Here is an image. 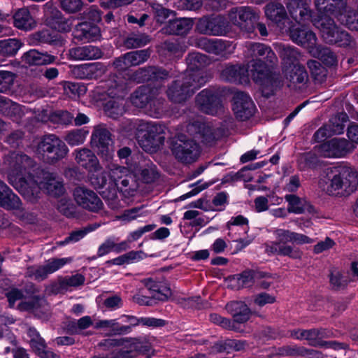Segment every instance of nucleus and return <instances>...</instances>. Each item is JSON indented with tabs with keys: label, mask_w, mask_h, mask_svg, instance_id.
<instances>
[{
	"label": "nucleus",
	"mask_w": 358,
	"mask_h": 358,
	"mask_svg": "<svg viewBox=\"0 0 358 358\" xmlns=\"http://www.w3.org/2000/svg\"><path fill=\"white\" fill-rule=\"evenodd\" d=\"M155 227L156 225L154 224L145 225L134 231L130 232L127 238L129 243L137 241L143 235V234L152 231Z\"/></svg>",
	"instance_id": "58"
},
{
	"label": "nucleus",
	"mask_w": 358,
	"mask_h": 358,
	"mask_svg": "<svg viewBox=\"0 0 358 358\" xmlns=\"http://www.w3.org/2000/svg\"><path fill=\"white\" fill-rule=\"evenodd\" d=\"M311 0H287V7L292 18L299 24L309 21L311 15L309 3Z\"/></svg>",
	"instance_id": "22"
},
{
	"label": "nucleus",
	"mask_w": 358,
	"mask_h": 358,
	"mask_svg": "<svg viewBox=\"0 0 358 358\" xmlns=\"http://www.w3.org/2000/svg\"><path fill=\"white\" fill-rule=\"evenodd\" d=\"M127 264H133L135 262H138L144 258H145L146 255L143 251H130L129 252L125 253Z\"/></svg>",
	"instance_id": "64"
},
{
	"label": "nucleus",
	"mask_w": 358,
	"mask_h": 358,
	"mask_svg": "<svg viewBox=\"0 0 358 358\" xmlns=\"http://www.w3.org/2000/svg\"><path fill=\"white\" fill-rule=\"evenodd\" d=\"M233 110L237 118L245 120L254 114L255 106L248 94L238 92L234 96Z\"/></svg>",
	"instance_id": "18"
},
{
	"label": "nucleus",
	"mask_w": 358,
	"mask_h": 358,
	"mask_svg": "<svg viewBox=\"0 0 358 358\" xmlns=\"http://www.w3.org/2000/svg\"><path fill=\"white\" fill-rule=\"evenodd\" d=\"M135 0H101V6L103 8H113L127 6Z\"/></svg>",
	"instance_id": "62"
},
{
	"label": "nucleus",
	"mask_w": 358,
	"mask_h": 358,
	"mask_svg": "<svg viewBox=\"0 0 358 358\" xmlns=\"http://www.w3.org/2000/svg\"><path fill=\"white\" fill-rule=\"evenodd\" d=\"M106 93L110 97V99L105 103L106 113L109 117L116 119L125 112L124 101L122 99L125 94L124 87L117 85H111L107 90Z\"/></svg>",
	"instance_id": "13"
},
{
	"label": "nucleus",
	"mask_w": 358,
	"mask_h": 358,
	"mask_svg": "<svg viewBox=\"0 0 358 358\" xmlns=\"http://www.w3.org/2000/svg\"><path fill=\"white\" fill-rule=\"evenodd\" d=\"M6 163L9 166L8 179L9 182L24 197L34 201L40 192H45L53 196L64 193L62 181L54 174L42 172L38 179L35 180L31 173L34 167L33 160L25 155L11 153L6 157ZM39 178V177H38Z\"/></svg>",
	"instance_id": "2"
},
{
	"label": "nucleus",
	"mask_w": 358,
	"mask_h": 358,
	"mask_svg": "<svg viewBox=\"0 0 358 358\" xmlns=\"http://www.w3.org/2000/svg\"><path fill=\"white\" fill-rule=\"evenodd\" d=\"M148 42V38L146 36L132 35L125 41V45L128 48H138L145 45Z\"/></svg>",
	"instance_id": "56"
},
{
	"label": "nucleus",
	"mask_w": 358,
	"mask_h": 358,
	"mask_svg": "<svg viewBox=\"0 0 358 358\" xmlns=\"http://www.w3.org/2000/svg\"><path fill=\"white\" fill-rule=\"evenodd\" d=\"M275 241L268 243L266 246V252L268 255H279L288 256L292 259H300L302 252L296 248L287 245V243H293L294 231L283 229H277L274 231Z\"/></svg>",
	"instance_id": "9"
},
{
	"label": "nucleus",
	"mask_w": 358,
	"mask_h": 358,
	"mask_svg": "<svg viewBox=\"0 0 358 358\" xmlns=\"http://www.w3.org/2000/svg\"><path fill=\"white\" fill-rule=\"evenodd\" d=\"M282 72L289 87L300 88L308 80L305 68L299 64L284 66Z\"/></svg>",
	"instance_id": "21"
},
{
	"label": "nucleus",
	"mask_w": 358,
	"mask_h": 358,
	"mask_svg": "<svg viewBox=\"0 0 358 358\" xmlns=\"http://www.w3.org/2000/svg\"><path fill=\"white\" fill-rule=\"evenodd\" d=\"M344 0H314L316 9L320 13L311 20L313 25L319 29L323 40L328 43L345 46L350 44V36L336 25L333 20L339 10L336 6Z\"/></svg>",
	"instance_id": "4"
},
{
	"label": "nucleus",
	"mask_w": 358,
	"mask_h": 358,
	"mask_svg": "<svg viewBox=\"0 0 358 358\" xmlns=\"http://www.w3.org/2000/svg\"><path fill=\"white\" fill-rule=\"evenodd\" d=\"M92 145L97 150L100 157L110 162L114 155V148L109 131L103 125L96 126L91 137Z\"/></svg>",
	"instance_id": "12"
},
{
	"label": "nucleus",
	"mask_w": 358,
	"mask_h": 358,
	"mask_svg": "<svg viewBox=\"0 0 358 358\" xmlns=\"http://www.w3.org/2000/svg\"><path fill=\"white\" fill-rule=\"evenodd\" d=\"M285 198L288 203L287 211L289 213L301 214L308 207L306 201L296 195L288 194Z\"/></svg>",
	"instance_id": "40"
},
{
	"label": "nucleus",
	"mask_w": 358,
	"mask_h": 358,
	"mask_svg": "<svg viewBox=\"0 0 358 358\" xmlns=\"http://www.w3.org/2000/svg\"><path fill=\"white\" fill-rule=\"evenodd\" d=\"M184 219L192 220L191 224L194 226H203L206 225L209 222V219L208 217L201 215V213L196 210H190L186 211L184 213Z\"/></svg>",
	"instance_id": "49"
},
{
	"label": "nucleus",
	"mask_w": 358,
	"mask_h": 358,
	"mask_svg": "<svg viewBox=\"0 0 358 358\" xmlns=\"http://www.w3.org/2000/svg\"><path fill=\"white\" fill-rule=\"evenodd\" d=\"M96 227H87V228H85L84 229H80V230H78V231H73V233L71 234V235L67 237L64 241H62V242H60L59 244L60 245H64V244H66V243H76L78 241H80V239H82L83 238L85 237V236L90 231H92L93 230H94Z\"/></svg>",
	"instance_id": "55"
},
{
	"label": "nucleus",
	"mask_w": 358,
	"mask_h": 358,
	"mask_svg": "<svg viewBox=\"0 0 358 358\" xmlns=\"http://www.w3.org/2000/svg\"><path fill=\"white\" fill-rule=\"evenodd\" d=\"M227 309L237 322L243 323L249 319L250 310L243 301H231L227 305Z\"/></svg>",
	"instance_id": "36"
},
{
	"label": "nucleus",
	"mask_w": 358,
	"mask_h": 358,
	"mask_svg": "<svg viewBox=\"0 0 358 358\" xmlns=\"http://www.w3.org/2000/svg\"><path fill=\"white\" fill-rule=\"evenodd\" d=\"M14 25L20 29L28 31L36 27V22L27 8L19 9L13 15Z\"/></svg>",
	"instance_id": "33"
},
{
	"label": "nucleus",
	"mask_w": 358,
	"mask_h": 358,
	"mask_svg": "<svg viewBox=\"0 0 358 358\" xmlns=\"http://www.w3.org/2000/svg\"><path fill=\"white\" fill-rule=\"evenodd\" d=\"M335 18L351 30L358 31V12L348 7L339 10Z\"/></svg>",
	"instance_id": "37"
},
{
	"label": "nucleus",
	"mask_w": 358,
	"mask_h": 358,
	"mask_svg": "<svg viewBox=\"0 0 358 358\" xmlns=\"http://www.w3.org/2000/svg\"><path fill=\"white\" fill-rule=\"evenodd\" d=\"M85 282V277L80 273H76L72 276L65 278L62 282V286L65 287H78L82 285Z\"/></svg>",
	"instance_id": "59"
},
{
	"label": "nucleus",
	"mask_w": 358,
	"mask_h": 358,
	"mask_svg": "<svg viewBox=\"0 0 358 358\" xmlns=\"http://www.w3.org/2000/svg\"><path fill=\"white\" fill-rule=\"evenodd\" d=\"M141 208H134L130 210H125L120 216L117 217V219L121 220L124 222H130L136 219L138 217L143 216L144 215L141 212Z\"/></svg>",
	"instance_id": "60"
},
{
	"label": "nucleus",
	"mask_w": 358,
	"mask_h": 358,
	"mask_svg": "<svg viewBox=\"0 0 358 358\" xmlns=\"http://www.w3.org/2000/svg\"><path fill=\"white\" fill-rule=\"evenodd\" d=\"M27 275L35 280H42L48 275L45 265L38 266H31L27 268Z\"/></svg>",
	"instance_id": "51"
},
{
	"label": "nucleus",
	"mask_w": 358,
	"mask_h": 358,
	"mask_svg": "<svg viewBox=\"0 0 358 358\" xmlns=\"http://www.w3.org/2000/svg\"><path fill=\"white\" fill-rule=\"evenodd\" d=\"M187 129L191 135L197 133L201 134L203 138V141L206 142H211L219 138L222 134L220 129H215L210 124L201 122L189 124Z\"/></svg>",
	"instance_id": "24"
},
{
	"label": "nucleus",
	"mask_w": 358,
	"mask_h": 358,
	"mask_svg": "<svg viewBox=\"0 0 358 358\" xmlns=\"http://www.w3.org/2000/svg\"><path fill=\"white\" fill-rule=\"evenodd\" d=\"M55 59V56L41 53L36 50L28 51L22 57L23 62L29 65H46L53 63Z\"/></svg>",
	"instance_id": "35"
},
{
	"label": "nucleus",
	"mask_w": 358,
	"mask_h": 358,
	"mask_svg": "<svg viewBox=\"0 0 358 358\" xmlns=\"http://www.w3.org/2000/svg\"><path fill=\"white\" fill-rule=\"evenodd\" d=\"M289 35L295 43L307 48L313 57L320 59L328 65H334L336 63V59L334 53L327 48L316 45L315 34L305 28L303 24H301V27H293L291 28Z\"/></svg>",
	"instance_id": "6"
},
{
	"label": "nucleus",
	"mask_w": 358,
	"mask_h": 358,
	"mask_svg": "<svg viewBox=\"0 0 358 358\" xmlns=\"http://www.w3.org/2000/svg\"><path fill=\"white\" fill-rule=\"evenodd\" d=\"M148 164L141 158L138 164L136 162L134 164H128V168L110 163L107 166L109 171V180L99 166L96 171H89V181L95 189L99 190L112 209H117L121 206L117 198V192H122L130 189V184L135 182V178L143 180L145 182H150L152 180L150 174H152V171L143 168Z\"/></svg>",
	"instance_id": "1"
},
{
	"label": "nucleus",
	"mask_w": 358,
	"mask_h": 358,
	"mask_svg": "<svg viewBox=\"0 0 358 358\" xmlns=\"http://www.w3.org/2000/svg\"><path fill=\"white\" fill-rule=\"evenodd\" d=\"M191 18H178L169 21L164 28L165 33L169 34L182 35L187 34L193 27Z\"/></svg>",
	"instance_id": "32"
},
{
	"label": "nucleus",
	"mask_w": 358,
	"mask_h": 358,
	"mask_svg": "<svg viewBox=\"0 0 358 358\" xmlns=\"http://www.w3.org/2000/svg\"><path fill=\"white\" fill-rule=\"evenodd\" d=\"M358 185V171L353 167L339 165L331 168L320 187L329 195L347 196L354 192Z\"/></svg>",
	"instance_id": "5"
},
{
	"label": "nucleus",
	"mask_w": 358,
	"mask_h": 358,
	"mask_svg": "<svg viewBox=\"0 0 358 358\" xmlns=\"http://www.w3.org/2000/svg\"><path fill=\"white\" fill-rule=\"evenodd\" d=\"M72 262L71 257L51 259L45 263L46 269L49 274H51L59 268H62L64 265Z\"/></svg>",
	"instance_id": "50"
},
{
	"label": "nucleus",
	"mask_w": 358,
	"mask_h": 358,
	"mask_svg": "<svg viewBox=\"0 0 358 358\" xmlns=\"http://www.w3.org/2000/svg\"><path fill=\"white\" fill-rule=\"evenodd\" d=\"M95 327L105 329L111 334H124L130 330L129 326L119 327L115 320H101L96 324Z\"/></svg>",
	"instance_id": "43"
},
{
	"label": "nucleus",
	"mask_w": 358,
	"mask_h": 358,
	"mask_svg": "<svg viewBox=\"0 0 358 358\" xmlns=\"http://www.w3.org/2000/svg\"><path fill=\"white\" fill-rule=\"evenodd\" d=\"M128 66H136L144 62L149 57L146 50L133 51L125 54Z\"/></svg>",
	"instance_id": "47"
},
{
	"label": "nucleus",
	"mask_w": 358,
	"mask_h": 358,
	"mask_svg": "<svg viewBox=\"0 0 358 358\" xmlns=\"http://www.w3.org/2000/svg\"><path fill=\"white\" fill-rule=\"evenodd\" d=\"M86 91V87L81 83H66L64 85L65 94L72 99L83 96Z\"/></svg>",
	"instance_id": "48"
},
{
	"label": "nucleus",
	"mask_w": 358,
	"mask_h": 358,
	"mask_svg": "<svg viewBox=\"0 0 358 358\" xmlns=\"http://www.w3.org/2000/svg\"><path fill=\"white\" fill-rule=\"evenodd\" d=\"M275 48L280 57L282 59L284 64H289L288 66L294 64V61L299 57L298 51L290 46L278 44L276 45Z\"/></svg>",
	"instance_id": "41"
},
{
	"label": "nucleus",
	"mask_w": 358,
	"mask_h": 358,
	"mask_svg": "<svg viewBox=\"0 0 358 358\" xmlns=\"http://www.w3.org/2000/svg\"><path fill=\"white\" fill-rule=\"evenodd\" d=\"M75 154L77 163L89 171H96L99 167V163L96 157L89 149L76 150Z\"/></svg>",
	"instance_id": "30"
},
{
	"label": "nucleus",
	"mask_w": 358,
	"mask_h": 358,
	"mask_svg": "<svg viewBox=\"0 0 358 358\" xmlns=\"http://www.w3.org/2000/svg\"><path fill=\"white\" fill-rule=\"evenodd\" d=\"M0 206L7 208H15L20 206V199L11 192L8 187L0 180Z\"/></svg>",
	"instance_id": "38"
},
{
	"label": "nucleus",
	"mask_w": 358,
	"mask_h": 358,
	"mask_svg": "<svg viewBox=\"0 0 358 358\" xmlns=\"http://www.w3.org/2000/svg\"><path fill=\"white\" fill-rule=\"evenodd\" d=\"M74 18H64L62 16L57 17L50 22L51 27L60 32H69L73 26Z\"/></svg>",
	"instance_id": "46"
},
{
	"label": "nucleus",
	"mask_w": 358,
	"mask_h": 358,
	"mask_svg": "<svg viewBox=\"0 0 358 358\" xmlns=\"http://www.w3.org/2000/svg\"><path fill=\"white\" fill-rule=\"evenodd\" d=\"M61 8L69 13H74L80 10L83 3L81 0H60Z\"/></svg>",
	"instance_id": "53"
},
{
	"label": "nucleus",
	"mask_w": 358,
	"mask_h": 358,
	"mask_svg": "<svg viewBox=\"0 0 358 358\" xmlns=\"http://www.w3.org/2000/svg\"><path fill=\"white\" fill-rule=\"evenodd\" d=\"M275 297L267 293H262L255 297L254 303L258 306L262 307L266 304L273 303Z\"/></svg>",
	"instance_id": "61"
},
{
	"label": "nucleus",
	"mask_w": 358,
	"mask_h": 358,
	"mask_svg": "<svg viewBox=\"0 0 358 358\" xmlns=\"http://www.w3.org/2000/svg\"><path fill=\"white\" fill-rule=\"evenodd\" d=\"M27 336L30 338V345L34 350L38 347L39 350L41 349L45 343L35 329L29 328L27 331Z\"/></svg>",
	"instance_id": "57"
},
{
	"label": "nucleus",
	"mask_w": 358,
	"mask_h": 358,
	"mask_svg": "<svg viewBox=\"0 0 358 358\" xmlns=\"http://www.w3.org/2000/svg\"><path fill=\"white\" fill-rule=\"evenodd\" d=\"M21 43L16 38L0 41V54L10 57L15 55L21 48Z\"/></svg>",
	"instance_id": "42"
},
{
	"label": "nucleus",
	"mask_w": 358,
	"mask_h": 358,
	"mask_svg": "<svg viewBox=\"0 0 358 358\" xmlns=\"http://www.w3.org/2000/svg\"><path fill=\"white\" fill-rule=\"evenodd\" d=\"M14 74L9 71H0V92L8 90L13 84Z\"/></svg>",
	"instance_id": "54"
},
{
	"label": "nucleus",
	"mask_w": 358,
	"mask_h": 358,
	"mask_svg": "<svg viewBox=\"0 0 358 358\" xmlns=\"http://www.w3.org/2000/svg\"><path fill=\"white\" fill-rule=\"evenodd\" d=\"M252 275L250 272H244L239 275L232 277L230 279V286L233 289L249 287L252 283Z\"/></svg>",
	"instance_id": "45"
},
{
	"label": "nucleus",
	"mask_w": 358,
	"mask_h": 358,
	"mask_svg": "<svg viewBox=\"0 0 358 358\" xmlns=\"http://www.w3.org/2000/svg\"><path fill=\"white\" fill-rule=\"evenodd\" d=\"M229 17L233 24L238 26L242 30L250 31L253 28V13L249 8H240L232 10L229 13Z\"/></svg>",
	"instance_id": "25"
},
{
	"label": "nucleus",
	"mask_w": 358,
	"mask_h": 358,
	"mask_svg": "<svg viewBox=\"0 0 358 358\" xmlns=\"http://www.w3.org/2000/svg\"><path fill=\"white\" fill-rule=\"evenodd\" d=\"M265 13L267 17L283 29L287 22V13L280 3H271L266 6Z\"/></svg>",
	"instance_id": "29"
},
{
	"label": "nucleus",
	"mask_w": 358,
	"mask_h": 358,
	"mask_svg": "<svg viewBox=\"0 0 358 358\" xmlns=\"http://www.w3.org/2000/svg\"><path fill=\"white\" fill-rule=\"evenodd\" d=\"M101 55L99 48L91 45L71 48L69 50L70 57L76 60L96 59L100 58Z\"/></svg>",
	"instance_id": "28"
},
{
	"label": "nucleus",
	"mask_w": 358,
	"mask_h": 358,
	"mask_svg": "<svg viewBox=\"0 0 358 358\" xmlns=\"http://www.w3.org/2000/svg\"><path fill=\"white\" fill-rule=\"evenodd\" d=\"M74 199L82 208L97 212L101 209L103 203L93 191L84 187H78L73 192Z\"/></svg>",
	"instance_id": "16"
},
{
	"label": "nucleus",
	"mask_w": 358,
	"mask_h": 358,
	"mask_svg": "<svg viewBox=\"0 0 358 358\" xmlns=\"http://www.w3.org/2000/svg\"><path fill=\"white\" fill-rule=\"evenodd\" d=\"M206 82V80L201 71H196L188 73L183 78L182 83L178 80L169 88L168 96L174 102H182Z\"/></svg>",
	"instance_id": "8"
},
{
	"label": "nucleus",
	"mask_w": 358,
	"mask_h": 358,
	"mask_svg": "<svg viewBox=\"0 0 358 358\" xmlns=\"http://www.w3.org/2000/svg\"><path fill=\"white\" fill-rule=\"evenodd\" d=\"M305 340L308 343L314 346H325L327 348H332L338 349L343 348V345L336 342H325L322 339L329 336V333L325 329H309L305 330Z\"/></svg>",
	"instance_id": "26"
},
{
	"label": "nucleus",
	"mask_w": 358,
	"mask_h": 358,
	"mask_svg": "<svg viewBox=\"0 0 358 358\" xmlns=\"http://www.w3.org/2000/svg\"><path fill=\"white\" fill-rule=\"evenodd\" d=\"M196 102L201 111L210 115L217 114L222 108L220 99L207 90L196 96Z\"/></svg>",
	"instance_id": "20"
},
{
	"label": "nucleus",
	"mask_w": 358,
	"mask_h": 358,
	"mask_svg": "<svg viewBox=\"0 0 358 358\" xmlns=\"http://www.w3.org/2000/svg\"><path fill=\"white\" fill-rule=\"evenodd\" d=\"M353 149L352 143L345 138H333L318 148L320 154L325 157H343Z\"/></svg>",
	"instance_id": "15"
},
{
	"label": "nucleus",
	"mask_w": 358,
	"mask_h": 358,
	"mask_svg": "<svg viewBox=\"0 0 358 358\" xmlns=\"http://www.w3.org/2000/svg\"><path fill=\"white\" fill-rule=\"evenodd\" d=\"M76 69L79 71H82L87 74H92L95 76H99V74L104 73L106 71L105 67L100 63H92L78 66Z\"/></svg>",
	"instance_id": "52"
},
{
	"label": "nucleus",
	"mask_w": 358,
	"mask_h": 358,
	"mask_svg": "<svg viewBox=\"0 0 358 358\" xmlns=\"http://www.w3.org/2000/svg\"><path fill=\"white\" fill-rule=\"evenodd\" d=\"M251 77L250 69H245L238 65H227L221 73L222 79L234 83H247L249 81V77Z\"/></svg>",
	"instance_id": "23"
},
{
	"label": "nucleus",
	"mask_w": 358,
	"mask_h": 358,
	"mask_svg": "<svg viewBox=\"0 0 358 358\" xmlns=\"http://www.w3.org/2000/svg\"><path fill=\"white\" fill-rule=\"evenodd\" d=\"M227 228L229 230L228 235L231 238H236V234L238 236L246 234L249 230L248 220L242 215L232 217L227 223Z\"/></svg>",
	"instance_id": "31"
},
{
	"label": "nucleus",
	"mask_w": 358,
	"mask_h": 358,
	"mask_svg": "<svg viewBox=\"0 0 358 358\" xmlns=\"http://www.w3.org/2000/svg\"><path fill=\"white\" fill-rule=\"evenodd\" d=\"M89 131L85 129H74L68 132L64 138L65 141L71 146H76L83 144Z\"/></svg>",
	"instance_id": "44"
},
{
	"label": "nucleus",
	"mask_w": 358,
	"mask_h": 358,
	"mask_svg": "<svg viewBox=\"0 0 358 358\" xmlns=\"http://www.w3.org/2000/svg\"><path fill=\"white\" fill-rule=\"evenodd\" d=\"M136 129V138L139 145L148 152H154L164 143V137L162 135V129L154 122L141 120L133 125Z\"/></svg>",
	"instance_id": "7"
},
{
	"label": "nucleus",
	"mask_w": 358,
	"mask_h": 358,
	"mask_svg": "<svg viewBox=\"0 0 358 358\" xmlns=\"http://www.w3.org/2000/svg\"><path fill=\"white\" fill-rule=\"evenodd\" d=\"M171 151L176 159L185 163L194 162L200 153L197 143L183 134L178 135L173 139Z\"/></svg>",
	"instance_id": "11"
},
{
	"label": "nucleus",
	"mask_w": 358,
	"mask_h": 358,
	"mask_svg": "<svg viewBox=\"0 0 358 358\" xmlns=\"http://www.w3.org/2000/svg\"><path fill=\"white\" fill-rule=\"evenodd\" d=\"M73 36L79 41L90 42L100 38L99 28L91 23H79L73 31Z\"/></svg>",
	"instance_id": "27"
},
{
	"label": "nucleus",
	"mask_w": 358,
	"mask_h": 358,
	"mask_svg": "<svg viewBox=\"0 0 358 358\" xmlns=\"http://www.w3.org/2000/svg\"><path fill=\"white\" fill-rule=\"evenodd\" d=\"M174 3L180 9L192 10L200 5L199 0H174Z\"/></svg>",
	"instance_id": "63"
},
{
	"label": "nucleus",
	"mask_w": 358,
	"mask_h": 358,
	"mask_svg": "<svg viewBox=\"0 0 358 358\" xmlns=\"http://www.w3.org/2000/svg\"><path fill=\"white\" fill-rule=\"evenodd\" d=\"M246 57L252 59L248 65L251 78L260 86L262 94L269 96L280 85L269 70L270 64L277 61L275 53L264 44L250 43L247 46Z\"/></svg>",
	"instance_id": "3"
},
{
	"label": "nucleus",
	"mask_w": 358,
	"mask_h": 358,
	"mask_svg": "<svg viewBox=\"0 0 358 358\" xmlns=\"http://www.w3.org/2000/svg\"><path fill=\"white\" fill-rule=\"evenodd\" d=\"M348 120V116L345 113H341L331 117L329 124L318 129L315 134V138L322 141L325 136L342 134L345 124Z\"/></svg>",
	"instance_id": "19"
},
{
	"label": "nucleus",
	"mask_w": 358,
	"mask_h": 358,
	"mask_svg": "<svg viewBox=\"0 0 358 358\" xmlns=\"http://www.w3.org/2000/svg\"><path fill=\"white\" fill-rule=\"evenodd\" d=\"M145 285L150 290L154 299L163 301L167 300L171 296V291L169 287L159 286L151 279L145 280Z\"/></svg>",
	"instance_id": "39"
},
{
	"label": "nucleus",
	"mask_w": 358,
	"mask_h": 358,
	"mask_svg": "<svg viewBox=\"0 0 358 358\" xmlns=\"http://www.w3.org/2000/svg\"><path fill=\"white\" fill-rule=\"evenodd\" d=\"M69 149L64 141L55 135L44 136L38 143L36 153L45 161L57 162L66 157Z\"/></svg>",
	"instance_id": "10"
},
{
	"label": "nucleus",
	"mask_w": 358,
	"mask_h": 358,
	"mask_svg": "<svg viewBox=\"0 0 358 358\" xmlns=\"http://www.w3.org/2000/svg\"><path fill=\"white\" fill-rule=\"evenodd\" d=\"M131 103L137 108H145L155 104V101L151 99V90L149 87H139L131 96Z\"/></svg>",
	"instance_id": "34"
},
{
	"label": "nucleus",
	"mask_w": 358,
	"mask_h": 358,
	"mask_svg": "<svg viewBox=\"0 0 358 358\" xmlns=\"http://www.w3.org/2000/svg\"><path fill=\"white\" fill-rule=\"evenodd\" d=\"M199 32L209 35H222L227 31V22L222 16L201 18L197 24Z\"/></svg>",
	"instance_id": "17"
},
{
	"label": "nucleus",
	"mask_w": 358,
	"mask_h": 358,
	"mask_svg": "<svg viewBox=\"0 0 358 358\" xmlns=\"http://www.w3.org/2000/svg\"><path fill=\"white\" fill-rule=\"evenodd\" d=\"M6 296L10 307H14L15 302L20 301L17 308L21 311L34 312L44 303L43 299L34 295L25 296L17 289H13L6 294Z\"/></svg>",
	"instance_id": "14"
}]
</instances>
